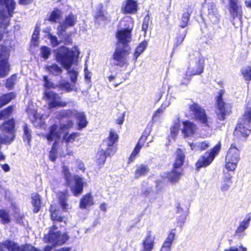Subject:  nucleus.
Masks as SVG:
<instances>
[{
	"instance_id": "nucleus-1",
	"label": "nucleus",
	"mask_w": 251,
	"mask_h": 251,
	"mask_svg": "<svg viewBox=\"0 0 251 251\" xmlns=\"http://www.w3.org/2000/svg\"><path fill=\"white\" fill-rule=\"evenodd\" d=\"M55 57L57 61L68 70L72 84L68 82H64L60 84L61 87L68 92L77 91V87L75 85L78 73V67L76 65L77 57L79 51L77 47H73L69 50L65 47L62 46L55 50Z\"/></svg>"
},
{
	"instance_id": "nucleus-2",
	"label": "nucleus",
	"mask_w": 251,
	"mask_h": 251,
	"mask_svg": "<svg viewBox=\"0 0 251 251\" xmlns=\"http://www.w3.org/2000/svg\"><path fill=\"white\" fill-rule=\"evenodd\" d=\"M128 26L118 30L117 38L118 40V47L113 55L114 64L121 67L128 65L127 57L129 54L130 48L127 45L132 39L131 31L134 26V21L132 18H127Z\"/></svg>"
},
{
	"instance_id": "nucleus-3",
	"label": "nucleus",
	"mask_w": 251,
	"mask_h": 251,
	"mask_svg": "<svg viewBox=\"0 0 251 251\" xmlns=\"http://www.w3.org/2000/svg\"><path fill=\"white\" fill-rule=\"evenodd\" d=\"M73 126L72 121H68L66 124H61L59 126L54 124L50 127L49 132L46 135V138L49 142H54L57 143L63 135V138L67 143L73 142L75 139L79 135L77 132L73 133L67 136L69 129Z\"/></svg>"
},
{
	"instance_id": "nucleus-4",
	"label": "nucleus",
	"mask_w": 251,
	"mask_h": 251,
	"mask_svg": "<svg viewBox=\"0 0 251 251\" xmlns=\"http://www.w3.org/2000/svg\"><path fill=\"white\" fill-rule=\"evenodd\" d=\"M189 109L194 118L201 125L203 128H205V133L203 132L202 130L201 131V137L204 138L210 136L212 122L211 119L207 117L204 110L195 103L190 105Z\"/></svg>"
},
{
	"instance_id": "nucleus-5",
	"label": "nucleus",
	"mask_w": 251,
	"mask_h": 251,
	"mask_svg": "<svg viewBox=\"0 0 251 251\" xmlns=\"http://www.w3.org/2000/svg\"><path fill=\"white\" fill-rule=\"evenodd\" d=\"M16 3L13 0H0V41L3 38V32L8 26L10 17L15 9Z\"/></svg>"
},
{
	"instance_id": "nucleus-6",
	"label": "nucleus",
	"mask_w": 251,
	"mask_h": 251,
	"mask_svg": "<svg viewBox=\"0 0 251 251\" xmlns=\"http://www.w3.org/2000/svg\"><path fill=\"white\" fill-rule=\"evenodd\" d=\"M204 61L203 58L197 53V55L193 59H191L189 66L184 74L185 76L181 80V83L183 84L188 83L192 75H199L201 74L204 70Z\"/></svg>"
},
{
	"instance_id": "nucleus-7",
	"label": "nucleus",
	"mask_w": 251,
	"mask_h": 251,
	"mask_svg": "<svg viewBox=\"0 0 251 251\" xmlns=\"http://www.w3.org/2000/svg\"><path fill=\"white\" fill-rule=\"evenodd\" d=\"M64 177L65 179L67 185L70 186L71 191L75 196H78L82 193L83 187L86 184L83 177L78 175H75L74 176L75 183L71 185L73 177L70 172L69 168L64 166L62 169Z\"/></svg>"
},
{
	"instance_id": "nucleus-8",
	"label": "nucleus",
	"mask_w": 251,
	"mask_h": 251,
	"mask_svg": "<svg viewBox=\"0 0 251 251\" xmlns=\"http://www.w3.org/2000/svg\"><path fill=\"white\" fill-rule=\"evenodd\" d=\"M69 239V236L66 232L57 230V226L53 225L50 228L48 234L45 235L44 240L53 246H61Z\"/></svg>"
},
{
	"instance_id": "nucleus-9",
	"label": "nucleus",
	"mask_w": 251,
	"mask_h": 251,
	"mask_svg": "<svg viewBox=\"0 0 251 251\" xmlns=\"http://www.w3.org/2000/svg\"><path fill=\"white\" fill-rule=\"evenodd\" d=\"M224 93V90H220L216 98V113L220 120H225L226 116L230 112V106L224 101L223 96Z\"/></svg>"
},
{
	"instance_id": "nucleus-10",
	"label": "nucleus",
	"mask_w": 251,
	"mask_h": 251,
	"mask_svg": "<svg viewBox=\"0 0 251 251\" xmlns=\"http://www.w3.org/2000/svg\"><path fill=\"white\" fill-rule=\"evenodd\" d=\"M240 159L239 150L234 145H232L227 152L226 158V169L230 171H234Z\"/></svg>"
},
{
	"instance_id": "nucleus-11",
	"label": "nucleus",
	"mask_w": 251,
	"mask_h": 251,
	"mask_svg": "<svg viewBox=\"0 0 251 251\" xmlns=\"http://www.w3.org/2000/svg\"><path fill=\"white\" fill-rule=\"evenodd\" d=\"M26 112L28 118L34 126L40 128H44L45 126V119L43 115L37 113V108L32 102L28 106Z\"/></svg>"
},
{
	"instance_id": "nucleus-12",
	"label": "nucleus",
	"mask_w": 251,
	"mask_h": 251,
	"mask_svg": "<svg viewBox=\"0 0 251 251\" xmlns=\"http://www.w3.org/2000/svg\"><path fill=\"white\" fill-rule=\"evenodd\" d=\"M14 126L15 124L13 119L4 123L0 127L1 130L3 134H7V135L3 136L0 135V143L6 144L13 140L14 137Z\"/></svg>"
},
{
	"instance_id": "nucleus-13",
	"label": "nucleus",
	"mask_w": 251,
	"mask_h": 251,
	"mask_svg": "<svg viewBox=\"0 0 251 251\" xmlns=\"http://www.w3.org/2000/svg\"><path fill=\"white\" fill-rule=\"evenodd\" d=\"M9 50L5 47L0 46V77H5L10 71V66L7 62Z\"/></svg>"
},
{
	"instance_id": "nucleus-14",
	"label": "nucleus",
	"mask_w": 251,
	"mask_h": 251,
	"mask_svg": "<svg viewBox=\"0 0 251 251\" xmlns=\"http://www.w3.org/2000/svg\"><path fill=\"white\" fill-rule=\"evenodd\" d=\"M118 138L117 134L115 131L111 130L108 137L104 141L103 146L106 147L107 156H113L116 153L117 148L114 145L117 141Z\"/></svg>"
},
{
	"instance_id": "nucleus-15",
	"label": "nucleus",
	"mask_w": 251,
	"mask_h": 251,
	"mask_svg": "<svg viewBox=\"0 0 251 251\" xmlns=\"http://www.w3.org/2000/svg\"><path fill=\"white\" fill-rule=\"evenodd\" d=\"M77 21V17L72 13L69 14L66 16L64 21L61 23L57 27V34L59 37L64 38L66 29L74 26Z\"/></svg>"
},
{
	"instance_id": "nucleus-16",
	"label": "nucleus",
	"mask_w": 251,
	"mask_h": 251,
	"mask_svg": "<svg viewBox=\"0 0 251 251\" xmlns=\"http://www.w3.org/2000/svg\"><path fill=\"white\" fill-rule=\"evenodd\" d=\"M63 114V115L75 117L76 119V122L79 130L85 128L88 124V121L84 112L73 110L64 111Z\"/></svg>"
},
{
	"instance_id": "nucleus-17",
	"label": "nucleus",
	"mask_w": 251,
	"mask_h": 251,
	"mask_svg": "<svg viewBox=\"0 0 251 251\" xmlns=\"http://www.w3.org/2000/svg\"><path fill=\"white\" fill-rule=\"evenodd\" d=\"M44 98L48 101L50 109L56 107L65 106L67 102L61 101V98L52 91H46Z\"/></svg>"
},
{
	"instance_id": "nucleus-18",
	"label": "nucleus",
	"mask_w": 251,
	"mask_h": 251,
	"mask_svg": "<svg viewBox=\"0 0 251 251\" xmlns=\"http://www.w3.org/2000/svg\"><path fill=\"white\" fill-rule=\"evenodd\" d=\"M139 9L138 3L136 0H126L122 4L121 11L125 14H134Z\"/></svg>"
},
{
	"instance_id": "nucleus-19",
	"label": "nucleus",
	"mask_w": 251,
	"mask_h": 251,
	"mask_svg": "<svg viewBox=\"0 0 251 251\" xmlns=\"http://www.w3.org/2000/svg\"><path fill=\"white\" fill-rule=\"evenodd\" d=\"M3 246L9 251H39L30 245L26 244L22 247H19L14 242L9 240L6 241Z\"/></svg>"
},
{
	"instance_id": "nucleus-20",
	"label": "nucleus",
	"mask_w": 251,
	"mask_h": 251,
	"mask_svg": "<svg viewBox=\"0 0 251 251\" xmlns=\"http://www.w3.org/2000/svg\"><path fill=\"white\" fill-rule=\"evenodd\" d=\"M181 131L184 137H193L197 132L198 128L197 125L190 121L182 122Z\"/></svg>"
},
{
	"instance_id": "nucleus-21",
	"label": "nucleus",
	"mask_w": 251,
	"mask_h": 251,
	"mask_svg": "<svg viewBox=\"0 0 251 251\" xmlns=\"http://www.w3.org/2000/svg\"><path fill=\"white\" fill-rule=\"evenodd\" d=\"M251 133L250 125H246L238 122L234 131V135L238 137L246 138Z\"/></svg>"
},
{
	"instance_id": "nucleus-22",
	"label": "nucleus",
	"mask_w": 251,
	"mask_h": 251,
	"mask_svg": "<svg viewBox=\"0 0 251 251\" xmlns=\"http://www.w3.org/2000/svg\"><path fill=\"white\" fill-rule=\"evenodd\" d=\"M229 10L230 14L233 18L237 17L241 18L242 8L238 4V0H228Z\"/></svg>"
},
{
	"instance_id": "nucleus-23",
	"label": "nucleus",
	"mask_w": 251,
	"mask_h": 251,
	"mask_svg": "<svg viewBox=\"0 0 251 251\" xmlns=\"http://www.w3.org/2000/svg\"><path fill=\"white\" fill-rule=\"evenodd\" d=\"M213 156L206 152L204 155L201 156L196 163L197 169L199 170L202 167H206L209 166L213 161Z\"/></svg>"
},
{
	"instance_id": "nucleus-24",
	"label": "nucleus",
	"mask_w": 251,
	"mask_h": 251,
	"mask_svg": "<svg viewBox=\"0 0 251 251\" xmlns=\"http://www.w3.org/2000/svg\"><path fill=\"white\" fill-rule=\"evenodd\" d=\"M94 204V198L91 193L83 195L80 200L79 207L81 209H86Z\"/></svg>"
},
{
	"instance_id": "nucleus-25",
	"label": "nucleus",
	"mask_w": 251,
	"mask_h": 251,
	"mask_svg": "<svg viewBox=\"0 0 251 251\" xmlns=\"http://www.w3.org/2000/svg\"><path fill=\"white\" fill-rule=\"evenodd\" d=\"M107 155L106 150L101 149L97 151L95 158V161L100 168H101L104 165Z\"/></svg>"
},
{
	"instance_id": "nucleus-26",
	"label": "nucleus",
	"mask_w": 251,
	"mask_h": 251,
	"mask_svg": "<svg viewBox=\"0 0 251 251\" xmlns=\"http://www.w3.org/2000/svg\"><path fill=\"white\" fill-rule=\"evenodd\" d=\"M155 237L149 232L143 243V251H151L154 247Z\"/></svg>"
},
{
	"instance_id": "nucleus-27",
	"label": "nucleus",
	"mask_w": 251,
	"mask_h": 251,
	"mask_svg": "<svg viewBox=\"0 0 251 251\" xmlns=\"http://www.w3.org/2000/svg\"><path fill=\"white\" fill-rule=\"evenodd\" d=\"M251 219V215L248 214L241 223L239 227L236 230V234L239 236H242L244 235V231L249 225Z\"/></svg>"
},
{
	"instance_id": "nucleus-28",
	"label": "nucleus",
	"mask_w": 251,
	"mask_h": 251,
	"mask_svg": "<svg viewBox=\"0 0 251 251\" xmlns=\"http://www.w3.org/2000/svg\"><path fill=\"white\" fill-rule=\"evenodd\" d=\"M208 11V16L211 21L213 23H217L219 20V15L215 5L213 3L209 4Z\"/></svg>"
},
{
	"instance_id": "nucleus-29",
	"label": "nucleus",
	"mask_w": 251,
	"mask_h": 251,
	"mask_svg": "<svg viewBox=\"0 0 251 251\" xmlns=\"http://www.w3.org/2000/svg\"><path fill=\"white\" fill-rule=\"evenodd\" d=\"M189 145L192 151H201L205 150L209 147V143L207 141H204L195 143H190Z\"/></svg>"
},
{
	"instance_id": "nucleus-30",
	"label": "nucleus",
	"mask_w": 251,
	"mask_h": 251,
	"mask_svg": "<svg viewBox=\"0 0 251 251\" xmlns=\"http://www.w3.org/2000/svg\"><path fill=\"white\" fill-rule=\"evenodd\" d=\"M95 18L97 22L99 24H104L110 20L107 14H104L101 9V7L96 12Z\"/></svg>"
},
{
	"instance_id": "nucleus-31",
	"label": "nucleus",
	"mask_w": 251,
	"mask_h": 251,
	"mask_svg": "<svg viewBox=\"0 0 251 251\" xmlns=\"http://www.w3.org/2000/svg\"><path fill=\"white\" fill-rule=\"evenodd\" d=\"M63 13L60 10L58 9H55L52 11L49 18L48 20L50 22L54 23H60V21L62 19Z\"/></svg>"
},
{
	"instance_id": "nucleus-32",
	"label": "nucleus",
	"mask_w": 251,
	"mask_h": 251,
	"mask_svg": "<svg viewBox=\"0 0 251 251\" xmlns=\"http://www.w3.org/2000/svg\"><path fill=\"white\" fill-rule=\"evenodd\" d=\"M31 204L33 206V212H38L41 207L40 196L37 193H33L31 195Z\"/></svg>"
},
{
	"instance_id": "nucleus-33",
	"label": "nucleus",
	"mask_w": 251,
	"mask_h": 251,
	"mask_svg": "<svg viewBox=\"0 0 251 251\" xmlns=\"http://www.w3.org/2000/svg\"><path fill=\"white\" fill-rule=\"evenodd\" d=\"M58 196L62 208L64 210L68 209L69 208V205L66 202L68 197V191L65 190L63 192H60L58 193Z\"/></svg>"
},
{
	"instance_id": "nucleus-34",
	"label": "nucleus",
	"mask_w": 251,
	"mask_h": 251,
	"mask_svg": "<svg viewBox=\"0 0 251 251\" xmlns=\"http://www.w3.org/2000/svg\"><path fill=\"white\" fill-rule=\"evenodd\" d=\"M179 128V119H177L176 121L174 122L173 126L170 128V136H169V141L175 140L176 137L178 134Z\"/></svg>"
},
{
	"instance_id": "nucleus-35",
	"label": "nucleus",
	"mask_w": 251,
	"mask_h": 251,
	"mask_svg": "<svg viewBox=\"0 0 251 251\" xmlns=\"http://www.w3.org/2000/svg\"><path fill=\"white\" fill-rule=\"evenodd\" d=\"M232 184L231 176L229 175H226L221 182L220 189L222 191H227Z\"/></svg>"
},
{
	"instance_id": "nucleus-36",
	"label": "nucleus",
	"mask_w": 251,
	"mask_h": 251,
	"mask_svg": "<svg viewBox=\"0 0 251 251\" xmlns=\"http://www.w3.org/2000/svg\"><path fill=\"white\" fill-rule=\"evenodd\" d=\"M181 172L179 170L174 169L168 175L167 178L168 180L173 183L177 182L180 178Z\"/></svg>"
},
{
	"instance_id": "nucleus-37",
	"label": "nucleus",
	"mask_w": 251,
	"mask_h": 251,
	"mask_svg": "<svg viewBox=\"0 0 251 251\" xmlns=\"http://www.w3.org/2000/svg\"><path fill=\"white\" fill-rule=\"evenodd\" d=\"M184 159V155L182 151L180 149L176 151V158L174 164L175 169L177 170L183 164Z\"/></svg>"
},
{
	"instance_id": "nucleus-38",
	"label": "nucleus",
	"mask_w": 251,
	"mask_h": 251,
	"mask_svg": "<svg viewBox=\"0 0 251 251\" xmlns=\"http://www.w3.org/2000/svg\"><path fill=\"white\" fill-rule=\"evenodd\" d=\"M239 122L242 123L246 125H250L251 123V107H247L242 117L239 119Z\"/></svg>"
},
{
	"instance_id": "nucleus-39",
	"label": "nucleus",
	"mask_w": 251,
	"mask_h": 251,
	"mask_svg": "<svg viewBox=\"0 0 251 251\" xmlns=\"http://www.w3.org/2000/svg\"><path fill=\"white\" fill-rule=\"evenodd\" d=\"M148 43L146 41H144L140 43L137 47L134 52V59L135 61L137 60V58L145 50L147 47Z\"/></svg>"
},
{
	"instance_id": "nucleus-40",
	"label": "nucleus",
	"mask_w": 251,
	"mask_h": 251,
	"mask_svg": "<svg viewBox=\"0 0 251 251\" xmlns=\"http://www.w3.org/2000/svg\"><path fill=\"white\" fill-rule=\"evenodd\" d=\"M15 97L14 93H10L0 97V108L7 104Z\"/></svg>"
},
{
	"instance_id": "nucleus-41",
	"label": "nucleus",
	"mask_w": 251,
	"mask_h": 251,
	"mask_svg": "<svg viewBox=\"0 0 251 251\" xmlns=\"http://www.w3.org/2000/svg\"><path fill=\"white\" fill-rule=\"evenodd\" d=\"M50 212L52 221H56L58 222L63 221V218L58 214V211L57 210L56 206L55 205H50Z\"/></svg>"
},
{
	"instance_id": "nucleus-42",
	"label": "nucleus",
	"mask_w": 251,
	"mask_h": 251,
	"mask_svg": "<svg viewBox=\"0 0 251 251\" xmlns=\"http://www.w3.org/2000/svg\"><path fill=\"white\" fill-rule=\"evenodd\" d=\"M241 73L246 81L251 80V67L249 66L243 67L241 70Z\"/></svg>"
},
{
	"instance_id": "nucleus-43",
	"label": "nucleus",
	"mask_w": 251,
	"mask_h": 251,
	"mask_svg": "<svg viewBox=\"0 0 251 251\" xmlns=\"http://www.w3.org/2000/svg\"><path fill=\"white\" fill-rule=\"evenodd\" d=\"M149 172V169L144 165H140L137 166L135 172V176L138 177L141 176L146 175Z\"/></svg>"
},
{
	"instance_id": "nucleus-44",
	"label": "nucleus",
	"mask_w": 251,
	"mask_h": 251,
	"mask_svg": "<svg viewBox=\"0 0 251 251\" xmlns=\"http://www.w3.org/2000/svg\"><path fill=\"white\" fill-rule=\"evenodd\" d=\"M46 69L54 75H58L62 72L61 68L56 64L48 66L46 67Z\"/></svg>"
},
{
	"instance_id": "nucleus-45",
	"label": "nucleus",
	"mask_w": 251,
	"mask_h": 251,
	"mask_svg": "<svg viewBox=\"0 0 251 251\" xmlns=\"http://www.w3.org/2000/svg\"><path fill=\"white\" fill-rule=\"evenodd\" d=\"M13 111V107L9 106L0 112V120L8 118Z\"/></svg>"
},
{
	"instance_id": "nucleus-46",
	"label": "nucleus",
	"mask_w": 251,
	"mask_h": 251,
	"mask_svg": "<svg viewBox=\"0 0 251 251\" xmlns=\"http://www.w3.org/2000/svg\"><path fill=\"white\" fill-rule=\"evenodd\" d=\"M189 14L188 12H184L181 18L179 25L181 27L184 28L187 25L189 20Z\"/></svg>"
},
{
	"instance_id": "nucleus-47",
	"label": "nucleus",
	"mask_w": 251,
	"mask_h": 251,
	"mask_svg": "<svg viewBox=\"0 0 251 251\" xmlns=\"http://www.w3.org/2000/svg\"><path fill=\"white\" fill-rule=\"evenodd\" d=\"M0 219L3 224H7L10 221L8 213L4 210H0Z\"/></svg>"
},
{
	"instance_id": "nucleus-48",
	"label": "nucleus",
	"mask_w": 251,
	"mask_h": 251,
	"mask_svg": "<svg viewBox=\"0 0 251 251\" xmlns=\"http://www.w3.org/2000/svg\"><path fill=\"white\" fill-rule=\"evenodd\" d=\"M40 52L42 56L45 59H47L50 54V49L46 46H43L40 48Z\"/></svg>"
},
{
	"instance_id": "nucleus-49",
	"label": "nucleus",
	"mask_w": 251,
	"mask_h": 251,
	"mask_svg": "<svg viewBox=\"0 0 251 251\" xmlns=\"http://www.w3.org/2000/svg\"><path fill=\"white\" fill-rule=\"evenodd\" d=\"M176 236V231L175 229H172L170 230L167 238L165 239L164 242L170 243L172 245L173 242L175 239Z\"/></svg>"
},
{
	"instance_id": "nucleus-50",
	"label": "nucleus",
	"mask_w": 251,
	"mask_h": 251,
	"mask_svg": "<svg viewBox=\"0 0 251 251\" xmlns=\"http://www.w3.org/2000/svg\"><path fill=\"white\" fill-rule=\"evenodd\" d=\"M141 148L142 147L137 144L129 158V162H132L134 160L136 156L139 153Z\"/></svg>"
},
{
	"instance_id": "nucleus-51",
	"label": "nucleus",
	"mask_w": 251,
	"mask_h": 251,
	"mask_svg": "<svg viewBox=\"0 0 251 251\" xmlns=\"http://www.w3.org/2000/svg\"><path fill=\"white\" fill-rule=\"evenodd\" d=\"M24 140L25 141L26 140L29 143L31 139V131L26 124L24 126Z\"/></svg>"
},
{
	"instance_id": "nucleus-52",
	"label": "nucleus",
	"mask_w": 251,
	"mask_h": 251,
	"mask_svg": "<svg viewBox=\"0 0 251 251\" xmlns=\"http://www.w3.org/2000/svg\"><path fill=\"white\" fill-rule=\"evenodd\" d=\"M221 144H217L210 151H207L208 154L213 156L214 159L215 157L219 153L221 150Z\"/></svg>"
},
{
	"instance_id": "nucleus-53",
	"label": "nucleus",
	"mask_w": 251,
	"mask_h": 251,
	"mask_svg": "<svg viewBox=\"0 0 251 251\" xmlns=\"http://www.w3.org/2000/svg\"><path fill=\"white\" fill-rule=\"evenodd\" d=\"M108 79L110 82L113 83L115 86H117L121 83V81L118 80L117 74L109 75L108 76Z\"/></svg>"
},
{
	"instance_id": "nucleus-54",
	"label": "nucleus",
	"mask_w": 251,
	"mask_h": 251,
	"mask_svg": "<svg viewBox=\"0 0 251 251\" xmlns=\"http://www.w3.org/2000/svg\"><path fill=\"white\" fill-rule=\"evenodd\" d=\"M224 251H247V249L242 245L232 246L227 248Z\"/></svg>"
},
{
	"instance_id": "nucleus-55",
	"label": "nucleus",
	"mask_w": 251,
	"mask_h": 251,
	"mask_svg": "<svg viewBox=\"0 0 251 251\" xmlns=\"http://www.w3.org/2000/svg\"><path fill=\"white\" fill-rule=\"evenodd\" d=\"M164 112V110L162 108H158L155 112L154 113L152 119L153 121H157L158 119H159L162 115H163Z\"/></svg>"
},
{
	"instance_id": "nucleus-56",
	"label": "nucleus",
	"mask_w": 251,
	"mask_h": 251,
	"mask_svg": "<svg viewBox=\"0 0 251 251\" xmlns=\"http://www.w3.org/2000/svg\"><path fill=\"white\" fill-rule=\"evenodd\" d=\"M16 76L13 75L10 78L7 79L6 83V87L10 89H12L16 81Z\"/></svg>"
},
{
	"instance_id": "nucleus-57",
	"label": "nucleus",
	"mask_w": 251,
	"mask_h": 251,
	"mask_svg": "<svg viewBox=\"0 0 251 251\" xmlns=\"http://www.w3.org/2000/svg\"><path fill=\"white\" fill-rule=\"evenodd\" d=\"M147 136L145 135H142L140 138L137 144L140 145L142 148L143 147H148L149 143H146Z\"/></svg>"
},
{
	"instance_id": "nucleus-58",
	"label": "nucleus",
	"mask_w": 251,
	"mask_h": 251,
	"mask_svg": "<svg viewBox=\"0 0 251 251\" xmlns=\"http://www.w3.org/2000/svg\"><path fill=\"white\" fill-rule=\"evenodd\" d=\"M48 38L50 40L51 44L53 47L56 46L60 44L59 41L55 36H52L51 34H49Z\"/></svg>"
},
{
	"instance_id": "nucleus-59",
	"label": "nucleus",
	"mask_w": 251,
	"mask_h": 251,
	"mask_svg": "<svg viewBox=\"0 0 251 251\" xmlns=\"http://www.w3.org/2000/svg\"><path fill=\"white\" fill-rule=\"evenodd\" d=\"M57 143H54L53 146H52V150H51V151H50V155H49V157H50V160H51L52 161H54L55 159H56V150H55V148H56V144Z\"/></svg>"
},
{
	"instance_id": "nucleus-60",
	"label": "nucleus",
	"mask_w": 251,
	"mask_h": 251,
	"mask_svg": "<svg viewBox=\"0 0 251 251\" xmlns=\"http://www.w3.org/2000/svg\"><path fill=\"white\" fill-rule=\"evenodd\" d=\"M149 23V17L145 18L144 19L143 24H142V29L144 31H145V32H146V31L148 28Z\"/></svg>"
},
{
	"instance_id": "nucleus-61",
	"label": "nucleus",
	"mask_w": 251,
	"mask_h": 251,
	"mask_svg": "<svg viewBox=\"0 0 251 251\" xmlns=\"http://www.w3.org/2000/svg\"><path fill=\"white\" fill-rule=\"evenodd\" d=\"M38 38L39 36L33 34L32 36L31 42L34 46L38 45Z\"/></svg>"
},
{
	"instance_id": "nucleus-62",
	"label": "nucleus",
	"mask_w": 251,
	"mask_h": 251,
	"mask_svg": "<svg viewBox=\"0 0 251 251\" xmlns=\"http://www.w3.org/2000/svg\"><path fill=\"white\" fill-rule=\"evenodd\" d=\"M44 85L46 87L50 88L52 87L53 84L50 82L48 79L47 76H44Z\"/></svg>"
},
{
	"instance_id": "nucleus-63",
	"label": "nucleus",
	"mask_w": 251,
	"mask_h": 251,
	"mask_svg": "<svg viewBox=\"0 0 251 251\" xmlns=\"http://www.w3.org/2000/svg\"><path fill=\"white\" fill-rule=\"evenodd\" d=\"M77 168L79 170L84 172L85 168L84 164L80 161H78L76 163Z\"/></svg>"
},
{
	"instance_id": "nucleus-64",
	"label": "nucleus",
	"mask_w": 251,
	"mask_h": 251,
	"mask_svg": "<svg viewBox=\"0 0 251 251\" xmlns=\"http://www.w3.org/2000/svg\"><path fill=\"white\" fill-rule=\"evenodd\" d=\"M170 105V100L166 99L165 101L162 104L160 108L164 109Z\"/></svg>"
}]
</instances>
